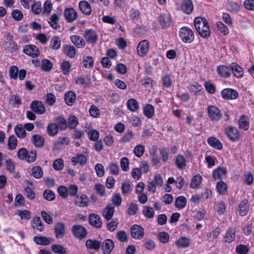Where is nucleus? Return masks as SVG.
Listing matches in <instances>:
<instances>
[{
	"label": "nucleus",
	"mask_w": 254,
	"mask_h": 254,
	"mask_svg": "<svg viewBox=\"0 0 254 254\" xmlns=\"http://www.w3.org/2000/svg\"><path fill=\"white\" fill-rule=\"evenodd\" d=\"M33 241L37 244L43 246H47L50 243L49 239L44 236H35Z\"/></svg>",
	"instance_id": "ea45409f"
},
{
	"label": "nucleus",
	"mask_w": 254,
	"mask_h": 254,
	"mask_svg": "<svg viewBox=\"0 0 254 254\" xmlns=\"http://www.w3.org/2000/svg\"><path fill=\"white\" fill-rule=\"evenodd\" d=\"M194 25L198 34L203 38H207L210 35V30L206 19L196 17L194 20Z\"/></svg>",
	"instance_id": "f257e3e1"
},
{
	"label": "nucleus",
	"mask_w": 254,
	"mask_h": 254,
	"mask_svg": "<svg viewBox=\"0 0 254 254\" xmlns=\"http://www.w3.org/2000/svg\"><path fill=\"white\" fill-rule=\"evenodd\" d=\"M239 211L241 216H246L248 212V201L246 200L241 201L239 205Z\"/></svg>",
	"instance_id": "58836bf2"
},
{
	"label": "nucleus",
	"mask_w": 254,
	"mask_h": 254,
	"mask_svg": "<svg viewBox=\"0 0 254 254\" xmlns=\"http://www.w3.org/2000/svg\"><path fill=\"white\" fill-rule=\"evenodd\" d=\"M201 181L202 178L199 175L193 176L190 183V187L193 189H197L200 185Z\"/></svg>",
	"instance_id": "864d4df0"
},
{
	"label": "nucleus",
	"mask_w": 254,
	"mask_h": 254,
	"mask_svg": "<svg viewBox=\"0 0 254 254\" xmlns=\"http://www.w3.org/2000/svg\"><path fill=\"white\" fill-rule=\"evenodd\" d=\"M236 229L234 228H229L224 236L225 243L230 244L234 241L236 237Z\"/></svg>",
	"instance_id": "412c9836"
},
{
	"label": "nucleus",
	"mask_w": 254,
	"mask_h": 254,
	"mask_svg": "<svg viewBox=\"0 0 254 254\" xmlns=\"http://www.w3.org/2000/svg\"><path fill=\"white\" fill-rule=\"evenodd\" d=\"M239 125L240 128L244 130H247L249 128V123L245 116H242L239 121Z\"/></svg>",
	"instance_id": "13d9d810"
},
{
	"label": "nucleus",
	"mask_w": 254,
	"mask_h": 254,
	"mask_svg": "<svg viewBox=\"0 0 254 254\" xmlns=\"http://www.w3.org/2000/svg\"><path fill=\"white\" fill-rule=\"evenodd\" d=\"M227 169L225 167H219L213 170L212 176L214 180H220L227 173Z\"/></svg>",
	"instance_id": "5701e85b"
},
{
	"label": "nucleus",
	"mask_w": 254,
	"mask_h": 254,
	"mask_svg": "<svg viewBox=\"0 0 254 254\" xmlns=\"http://www.w3.org/2000/svg\"><path fill=\"white\" fill-rule=\"evenodd\" d=\"M51 250L54 253L58 254H65L66 253L65 249L61 245H52Z\"/></svg>",
	"instance_id": "6e6d98bb"
},
{
	"label": "nucleus",
	"mask_w": 254,
	"mask_h": 254,
	"mask_svg": "<svg viewBox=\"0 0 254 254\" xmlns=\"http://www.w3.org/2000/svg\"><path fill=\"white\" fill-rule=\"evenodd\" d=\"M216 189L220 194H224L227 190V186L224 182L219 181L217 184Z\"/></svg>",
	"instance_id": "052dcab7"
},
{
	"label": "nucleus",
	"mask_w": 254,
	"mask_h": 254,
	"mask_svg": "<svg viewBox=\"0 0 254 254\" xmlns=\"http://www.w3.org/2000/svg\"><path fill=\"white\" fill-rule=\"evenodd\" d=\"M144 235V230L142 226L134 224L130 227V236L133 239L141 240Z\"/></svg>",
	"instance_id": "39448f33"
},
{
	"label": "nucleus",
	"mask_w": 254,
	"mask_h": 254,
	"mask_svg": "<svg viewBox=\"0 0 254 254\" xmlns=\"http://www.w3.org/2000/svg\"><path fill=\"white\" fill-rule=\"evenodd\" d=\"M59 19L60 18L57 14L52 15L49 23L53 29L57 30L60 28V25L58 23Z\"/></svg>",
	"instance_id": "e433bc0d"
},
{
	"label": "nucleus",
	"mask_w": 254,
	"mask_h": 254,
	"mask_svg": "<svg viewBox=\"0 0 254 254\" xmlns=\"http://www.w3.org/2000/svg\"><path fill=\"white\" fill-rule=\"evenodd\" d=\"M88 198L86 195L82 194L80 197L77 196L74 204L79 207H83L87 206Z\"/></svg>",
	"instance_id": "c85d7f7f"
},
{
	"label": "nucleus",
	"mask_w": 254,
	"mask_h": 254,
	"mask_svg": "<svg viewBox=\"0 0 254 254\" xmlns=\"http://www.w3.org/2000/svg\"><path fill=\"white\" fill-rule=\"evenodd\" d=\"M225 133L229 138L236 141L239 139L240 134L238 129L232 126H229L225 128Z\"/></svg>",
	"instance_id": "9d476101"
},
{
	"label": "nucleus",
	"mask_w": 254,
	"mask_h": 254,
	"mask_svg": "<svg viewBox=\"0 0 254 254\" xmlns=\"http://www.w3.org/2000/svg\"><path fill=\"white\" fill-rule=\"evenodd\" d=\"M41 69L46 72H49L53 68L52 63L48 59H44L42 61Z\"/></svg>",
	"instance_id": "c03bdc74"
},
{
	"label": "nucleus",
	"mask_w": 254,
	"mask_h": 254,
	"mask_svg": "<svg viewBox=\"0 0 254 254\" xmlns=\"http://www.w3.org/2000/svg\"><path fill=\"white\" fill-rule=\"evenodd\" d=\"M127 105L128 109L131 112H135L138 109V102L134 99H129L127 101Z\"/></svg>",
	"instance_id": "de8ad7c7"
},
{
	"label": "nucleus",
	"mask_w": 254,
	"mask_h": 254,
	"mask_svg": "<svg viewBox=\"0 0 254 254\" xmlns=\"http://www.w3.org/2000/svg\"><path fill=\"white\" fill-rule=\"evenodd\" d=\"M89 223L92 226L100 228L102 225V219L97 214H91L89 216Z\"/></svg>",
	"instance_id": "2eb2a0df"
},
{
	"label": "nucleus",
	"mask_w": 254,
	"mask_h": 254,
	"mask_svg": "<svg viewBox=\"0 0 254 254\" xmlns=\"http://www.w3.org/2000/svg\"><path fill=\"white\" fill-rule=\"evenodd\" d=\"M175 163L179 169H184L187 165L185 157L181 155H179L176 157Z\"/></svg>",
	"instance_id": "09e8293b"
},
{
	"label": "nucleus",
	"mask_w": 254,
	"mask_h": 254,
	"mask_svg": "<svg viewBox=\"0 0 254 254\" xmlns=\"http://www.w3.org/2000/svg\"><path fill=\"white\" fill-rule=\"evenodd\" d=\"M15 132L19 138H24L25 137V129L21 124H18L15 127Z\"/></svg>",
	"instance_id": "603ef678"
},
{
	"label": "nucleus",
	"mask_w": 254,
	"mask_h": 254,
	"mask_svg": "<svg viewBox=\"0 0 254 254\" xmlns=\"http://www.w3.org/2000/svg\"><path fill=\"white\" fill-rule=\"evenodd\" d=\"M17 140L15 136L10 135L8 138L7 142L8 148L10 150L15 149L17 146Z\"/></svg>",
	"instance_id": "5fc2aeb1"
},
{
	"label": "nucleus",
	"mask_w": 254,
	"mask_h": 254,
	"mask_svg": "<svg viewBox=\"0 0 254 254\" xmlns=\"http://www.w3.org/2000/svg\"><path fill=\"white\" fill-rule=\"evenodd\" d=\"M24 195L28 199L33 200L35 198V193L32 189L28 186L24 188Z\"/></svg>",
	"instance_id": "e2e57ef3"
},
{
	"label": "nucleus",
	"mask_w": 254,
	"mask_h": 254,
	"mask_svg": "<svg viewBox=\"0 0 254 254\" xmlns=\"http://www.w3.org/2000/svg\"><path fill=\"white\" fill-rule=\"evenodd\" d=\"M61 45V41L58 36H54L51 39L50 43V48L55 50H59Z\"/></svg>",
	"instance_id": "c9c22d12"
},
{
	"label": "nucleus",
	"mask_w": 254,
	"mask_h": 254,
	"mask_svg": "<svg viewBox=\"0 0 254 254\" xmlns=\"http://www.w3.org/2000/svg\"><path fill=\"white\" fill-rule=\"evenodd\" d=\"M65 229L64 224L62 222H58L55 225V232L56 237L57 239H62L64 238L65 233Z\"/></svg>",
	"instance_id": "dca6fc26"
},
{
	"label": "nucleus",
	"mask_w": 254,
	"mask_h": 254,
	"mask_svg": "<svg viewBox=\"0 0 254 254\" xmlns=\"http://www.w3.org/2000/svg\"><path fill=\"white\" fill-rule=\"evenodd\" d=\"M154 113V107L151 104H147L143 109V114L148 119L152 118Z\"/></svg>",
	"instance_id": "a18cd8bd"
},
{
	"label": "nucleus",
	"mask_w": 254,
	"mask_h": 254,
	"mask_svg": "<svg viewBox=\"0 0 254 254\" xmlns=\"http://www.w3.org/2000/svg\"><path fill=\"white\" fill-rule=\"evenodd\" d=\"M181 8L185 13L190 14L193 10V4L191 0H184Z\"/></svg>",
	"instance_id": "2f4dec72"
},
{
	"label": "nucleus",
	"mask_w": 254,
	"mask_h": 254,
	"mask_svg": "<svg viewBox=\"0 0 254 254\" xmlns=\"http://www.w3.org/2000/svg\"><path fill=\"white\" fill-rule=\"evenodd\" d=\"M64 54L69 58H73L76 53L75 48L71 45H65L63 49Z\"/></svg>",
	"instance_id": "393cba45"
},
{
	"label": "nucleus",
	"mask_w": 254,
	"mask_h": 254,
	"mask_svg": "<svg viewBox=\"0 0 254 254\" xmlns=\"http://www.w3.org/2000/svg\"><path fill=\"white\" fill-rule=\"evenodd\" d=\"M31 142L37 148H42L45 145V139L40 134H34L32 136Z\"/></svg>",
	"instance_id": "f3484780"
},
{
	"label": "nucleus",
	"mask_w": 254,
	"mask_h": 254,
	"mask_svg": "<svg viewBox=\"0 0 254 254\" xmlns=\"http://www.w3.org/2000/svg\"><path fill=\"white\" fill-rule=\"evenodd\" d=\"M159 21L162 28H166L171 24V17L168 14H161L159 17Z\"/></svg>",
	"instance_id": "a878e982"
},
{
	"label": "nucleus",
	"mask_w": 254,
	"mask_h": 254,
	"mask_svg": "<svg viewBox=\"0 0 254 254\" xmlns=\"http://www.w3.org/2000/svg\"><path fill=\"white\" fill-rule=\"evenodd\" d=\"M179 36L182 40L186 43H190L194 39L193 32L188 27H183L180 28Z\"/></svg>",
	"instance_id": "7ed1b4c3"
},
{
	"label": "nucleus",
	"mask_w": 254,
	"mask_h": 254,
	"mask_svg": "<svg viewBox=\"0 0 254 254\" xmlns=\"http://www.w3.org/2000/svg\"><path fill=\"white\" fill-rule=\"evenodd\" d=\"M56 101V96L52 93H47L46 96L45 102L49 106L54 105Z\"/></svg>",
	"instance_id": "338daca9"
},
{
	"label": "nucleus",
	"mask_w": 254,
	"mask_h": 254,
	"mask_svg": "<svg viewBox=\"0 0 254 254\" xmlns=\"http://www.w3.org/2000/svg\"><path fill=\"white\" fill-rule=\"evenodd\" d=\"M71 66L70 64L67 61H64L61 64V68L64 75H67L69 73Z\"/></svg>",
	"instance_id": "774afa93"
},
{
	"label": "nucleus",
	"mask_w": 254,
	"mask_h": 254,
	"mask_svg": "<svg viewBox=\"0 0 254 254\" xmlns=\"http://www.w3.org/2000/svg\"><path fill=\"white\" fill-rule=\"evenodd\" d=\"M70 39L77 48H83L86 45L84 40L79 35H71L70 36Z\"/></svg>",
	"instance_id": "6ab92c4d"
},
{
	"label": "nucleus",
	"mask_w": 254,
	"mask_h": 254,
	"mask_svg": "<svg viewBox=\"0 0 254 254\" xmlns=\"http://www.w3.org/2000/svg\"><path fill=\"white\" fill-rule=\"evenodd\" d=\"M231 69L234 75L237 77H241L244 74L242 68L237 63H233L230 65Z\"/></svg>",
	"instance_id": "cd10ccee"
},
{
	"label": "nucleus",
	"mask_w": 254,
	"mask_h": 254,
	"mask_svg": "<svg viewBox=\"0 0 254 254\" xmlns=\"http://www.w3.org/2000/svg\"><path fill=\"white\" fill-rule=\"evenodd\" d=\"M16 214H17L21 219L29 220L31 218V213L28 210H18Z\"/></svg>",
	"instance_id": "680f3d73"
},
{
	"label": "nucleus",
	"mask_w": 254,
	"mask_h": 254,
	"mask_svg": "<svg viewBox=\"0 0 254 254\" xmlns=\"http://www.w3.org/2000/svg\"><path fill=\"white\" fill-rule=\"evenodd\" d=\"M190 240L189 238L181 237L176 242V245L178 248H186L190 246Z\"/></svg>",
	"instance_id": "bb28decb"
},
{
	"label": "nucleus",
	"mask_w": 254,
	"mask_h": 254,
	"mask_svg": "<svg viewBox=\"0 0 254 254\" xmlns=\"http://www.w3.org/2000/svg\"><path fill=\"white\" fill-rule=\"evenodd\" d=\"M214 207L219 215L223 214L226 210V204L223 201L215 202Z\"/></svg>",
	"instance_id": "8fccbe9b"
},
{
	"label": "nucleus",
	"mask_w": 254,
	"mask_h": 254,
	"mask_svg": "<svg viewBox=\"0 0 254 254\" xmlns=\"http://www.w3.org/2000/svg\"><path fill=\"white\" fill-rule=\"evenodd\" d=\"M75 99L76 95L72 91H68L64 95L65 102L68 106H72L75 101Z\"/></svg>",
	"instance_id": "c756f323"
},
{
	"label": "nucleus",
	"mask_w": 254,
	"mask_h": 254,
	"mask_svg": "<svg viewBox=\"0 0 254 254\" xmlns=\"http://www.w3.org/2000/svg\"><path fill=\"white\" fill-rule=\"evenodd\" d=\"M58 127L62 130H65L67 127V122L66 120L62 117H59L57 119Z\"/></svg>",
	"instance_id": "4d7b16f0"
},
{
	"label": "nucleus",
	"mask_w": 254,
	"mask_h": 254,
	"mask_svg": "<svg viewBox=\"0 0 254 254\" xmlns=\"http://www.w3.org/2000/svg\"><path fill=\"white\" fill-rule=\"evenodd\" d=\"M114 213V207L111 203H108L103 209L102 214L107 220L112 219Z\"/></svg>",
	"instance_id": "a211bd4d"
},
{
	"label": "nucleus",
	"mask_w": 254,
	"mask_h": 254,
	"mask_svg": "<svg viewBox=\"0 0 254 254\" xmlns=\"http://www.w3.org/2000/svg\"><path fill=\"white\" fill-rule=\"evenodd\" d=\"M79 8L80 11L86 15H89L91 13L90 4L86 0H82L79 2Z\"/></svg>",
	"instance_id": "aec40b11"
},
{
	"label": "nucleus",
	"mask_w": 254,
	"mask_h": 254,
	"mask_svg": "<svg viewBox=\"0 0 254 254\" xmlns=\"http://www.w3.org/2000/svg\"><path fill=\"white\" fill-rule=\"evenodd\" d=\"M9 103L13 108H18L21 104L22 102L19 96L17 95H12L10 97Z\"/></svg>",
	"instance_id": "a19ab883"
},
{
	"label": "nucleus",
	"mask_w": 254,
	"mask_h": 254,
	"mask_svg": "<svg viewBox=\"0 0 254 254\" xmlns=\"http://www.w3.org/2000/svg\"><path fill=\"white\" fill-rule=\"evenodd\" d=\"M207 113L209 119L212 122H218L222 117L220 110L215 105L208 106Z\"/></svg>",
	"instance_id": "20e7f679"
},
{
	"label": "nucleus",
	"mask_w": 254,
	"mask_h": 254,
	"mask_svg": "<svg viewBox=\"0 0 254 254\" xmlns=\"http://www.w3.org/2000/svg\"><path fill=\"white\" fill-rule=\"evenodd\" d=\"M78 124L77 118L74 116H69L67 122V127L70 129L75 128Z\"/></svg>",
	"instance_id": "79ce46f5"
},
{
	"label": "nucleus",
	"mask_w": 254,
	"mask_h": 254,
	"mask_svg": "<svg viewBox=\"0 0 254 254\" xmlns=\"http://www.w3.org/2000/svg\"><path fill=\"white\" fill-rule=\"evenodd\" d=\"M76 83L79 84L83 86L84 87H89L91 84V81L90 77L88 76H78L76 79Z\"/></svg>",
	"instance_id": "7c9ffc66"
},
{
	"label": "nucleus",
	"mask_w": 254,
	"mask_h": 254,
	"mask_svg": "<svg viewBox=\"0 0 254 254\" xmlns=\"http://www.w3.org/2000/svg\"><path fill=\"white\" fill-rule=\"evenodd\" d=\"M88 138L92 141H97L99 137V132L94 129L89 130L87 132Z\"/></svg>",
	"instance_id": "bf43d9fd"
},
{
	"label": "nucleus",
	"mask_w": 254,
	"mask_h": 254,
	"mask_svg": "<svg viewBox=\"0 0 254 254\" xmlns=\"http://www.w3.org/2000/svg\"><path fill=\"white\" fill-rule=\"evenodd\" d=\"M30 107L31 110L36 114L43 115L46 112L45 107L40 101H33L30 104Z\"/></svg>",
	"instance_id": "6e6552de"
},
{
	"label": "nucleus",
	"mask_w": 254,
	"mask_h": 254,
	"mask_svg": "<svg viewBox=\"0 0 254 254\" xmlns=\"http://www.w3.org/2000/svg\"><path fill=\"white\" fill-rule=\"evenodd\" d=\"M85 245L88 249L97 250L101 247V242L97 240L88 239L86 241Z\"/></svg>",
	"instance_id": "473e14b6"
},
{
	"label": "nucleus",
	"mask_w": 254,
	"mask_h": 254,
	"mask_svg": "<svg viewBox=\"0 0 254 254\" xmlns=\"http://www.w3.org/2000/svg\"><path fill=\"white\" fill-rule=\"evenodd\" d=\"M33 222L34 223L33 228H36L40 232L44 230V226L42 223L41 218L39 216H35L33 218Z\"/></svg>",
	"instance_id": "49530a36"
},
{
	"label": "nucleus",
	"mask_w": 254,
	"mask_h": 254,
	"mask_svg": "<svg viewBox=\"0 0 254 254\" xmlns=\"http://www.w3.org/2000/svg\"><path fill=\"white\" fill-rule=\"evenodd\" d=\"M118 224L119 222L117 219H112L110 222L107 223V229L110 232H113L117 229Z\"/></svg>",
	"instance_id": "0e129e2a"
},
{
	"label": "nucleus",
	"mask_w": 254,
	"mask_h": 254,
	"mask_svg": "<svg viewBox=\"0 0 254 254\" xmlns=\"http://www.w3.org/2000/svg\"><path fill=\"white\" fill-rule=\"evenodd\" d=\"M64 15L65 20L68 22H71L77 18V14L73 8H66L64 9Z\"/></svg>",
	"instance_id": "4468645a"
},
{
	"label": "nucleus",
	"mask_w": 254,
	"mask_h": 254,
	"mask_svg": "<svg viewBox=\"0 0 254 254\" xmlns=\"http://www.w3.org/2000/svg\"><path fill=\"white\" fill-rule=\"evenodd\" d=\"M142 213L145 217L152 218L154 216V211L153 208L149 206H144Z\"/></svg>",
	"instance_id": "3c124183"
},
{
	"label": "nucleus",
	"mask_w": 254,
	"mask_h": 254,
	"mask_svg": "<svg viewBox=\"0 0 254 254\" xmlns=\"http://www.w3.org/2000/svg\"><path fill=\"white\" fill-rule=\"evenodd\" d=\"M23 51L26 55L32 58L38 57L40 54L39 48L32 44L26 45L24 47Z\"/></svg>",
	"instance_id": "1a4fd4ad"
},
{
	"label": "nucleus",
	"mask_w": 254,
	"mask_h": 254,
	"mask_svg": "<svg viewBox=\"0 0 254 254\" xmlns=\"http://www.w3.org/2000/svg\"><path fill=\"white\" fill-rule=\"evenodd\" d=\"M217 72L221 77L225 78L228 77L231 74L230 69L229 67L224 65L218 66L217 67Z\"/></svg>",
	"instance_id": "b1692460"
},
{
	"label": "nucleus",
	"mask_w": 254,
	"mask_h": 254,
	"mask_svg": "<svg viewBox=\"0 0 254 254\" xmlns=\"http://www.w3.org/2000/svg\"><path fill=\"white\" fill-rule=\"evenodd\" d=\"M71 162L73 165L79 163L81 166H84L87 163V158L84 155L81 153L77 154L76 156L72 157Z\"/></svg>",
	"instance_id": "4be33fe9"
},
{
	"label": "nucleus",
	"mask_w": 254,
	"mask_h": 254,
	"mask_svg": "<svg viewBox=\"0 0 254 254\" xmlns=\"http://www.w3.org/2000/svg\"><path fill=\"white\" fill-rule=\"evenodd\" d=\"M17 157L21 160H25L28 163H32L37 159V152L36 150H31L28 152L25 148H20L17 153Z\"/></svg>",
	"instance_id": "f03ea898"
},
{
	"label": "nucleus",
	"mask_w": 254,
	"mask_h": 254,
	"mask_svg": "<svg viewBox=\"0 0 254 254\" xmlns=\"http://www.w3.org/2000/svg\"><path fill=\"white\" fill-rule=\"evenodd\" d=\"M187 204V199L183 196H180L176 198L175 200V206L180 209H182L185 207Z\"/></svg>",
	"instance_id": "37998d69"
},
{
	"label": "nucleus",
	"mask_w": 254,
	"mask_h": 254,
	"mask_svg": "<svg viewBox=\"0 0 254 254\" xmlns=\"http://www.w3.org/2000/svg\"><path fill=\"white\" fill-rule=\"evenodd\" d=\"M83 37L89 44L95 45L98 39L97 32L93 29L86 30L83 34Z\"/></svg>",
	"instance_id": "423d86ee"
},
{
	"label": "nucleus",
	"mask_w": 254,
	"mask_h": 254,
	"mask_svg": "<svg viewBox=\"0 0 254 254\" xmlns=\"http://www.w3.org/2000/svg\"><path fill=\"white\" fill-rule=\"evenodd\" d=\"M72 232L74 236L80 240L83 239L87 236L86 229L82 225H77L72 226Z\"/></svg>",
	"instance_id": "0eeeda50"
},
{
	"label": "nucleus",
	"mask_w": 254,
	"mask_h": 254,
	"mask_svg": "<svg viewBox=\"0 0 254 254\" xmlns=\"http://www.w3.org/2000/svg\"><path fill=\"white\" fill-rule=\"evenodd\" d=\"M149 49V43L147 40L140 42L137 46V51L140 56H144L147 54Z\"/></svg>",
	"instance_id": "f8f14e48"
},
{
	"label": "nucleus",
	"mask_w": 254,
	"mask_h": 254,
	"mask_svg": "<svg viewBox=\"0 0 254 254\" xmlns=\"http://www.w3.org/2000/svg\"><path fill=\"white\" fill-rule=\"evenodd\" d=\"M216 26L217 29L222 33L224 35H227L229 32L228 27L224 24L222 22L219 21L216 23Z\"/></svg>",
	"instance_id": "69168bd1"
},
{
	"label": "nucleus",
	"mask_w": 254,
	"mask_h": 254,
	"mask_svg": "<svg viewBox=\"0 0 254 254\" xmlns=\"http://www.w3.org/2000/svg\"><path fill=\"white\" fill-rule=\"evenodd\" d=\"M101 247L104 254H110L114 248V243L111 239H107L101 244Z\"/></svg>",
	"instance_id": "ddd939ff"
},
{
	"label": "nucleus",
	"mask_w": 254,
	"mask_h": 254,
	"mask_svg": "<svg viewBox=\"0 0 254 254\" xmlns=\"http://www.w3.org/2000/svg\"><path fill=\"white\" fill-rule=\"evenodd\" d=\"M221 94L223 98L227 100H234L238 97V92L231 88H226L222 90Z\"/></svg>",
	"instance_id": "9b49d317"
},
{
	"label": "nucleus",
	"mask_w": 254,
	"mask_h": 254,
	"mask_svg": "<svg viewBox=\"0 0 254 254\" xmlns=\"http://www.w3.org/2000/svg\"><path fill=\"white\" fill-rule=\"evenodd\" d=\"M207 142L210 146L218 150H221L223 147L221 142L214 137H209L207 139Z\"/></svg>",
	"instance_id": "f704fd0d"
},
{
	"label": "nucleus",
	"mask_w": 254,
	"mask_h": 254,
	"mask_svg": "<svg viewBox=\"0 0 254 254\" xmlns=\"http://www.w3.org/2000/svg\"><path fill=\"white\" fill-rule=\"evenodd\" d=\"M58 125L55 123H50L47 128V131L49 136H54L58 132Z\"/></svg>",
	"instance_id": "4c0bfd02"
},
{
	"label": "nucleus",
	"mask_w": 254,
	"mask_h": 254,
	"mask_svg": "<svg viewBox=\"0 0 254 254\" xmlns=\"http://www.w3.org/2000/svg\"><path fill=\"white\" fill-rule=\"evenodd\" d=\"M42 168L39 166H35L31 168L30 175L35 179H40L43 176Z\"/></svg>",
	"instance_id": "72a5a7b5"
}]
</instances>
